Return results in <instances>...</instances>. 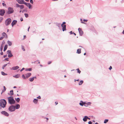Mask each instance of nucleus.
I'll return each instance as SVG.
<instances>
[{"label":"nucleus","mask_w":124,"mask_h":124,"mask_svg":"<svg viewBox=\"0 0 124 124\" xmlns=\"http://www.w3.org/2000/svg\"><path fill=\"white\" fill-rule=\"evenodd\" d=\"M7 104V102L6 100L4 99H1L0 100V109L1 108H3L6 107Z\"/></svg>","instance_id":"obj_1"},{"label":"nucleus","mask_w":124,"mask_h":124,"mask_svg":"<svg viewBox=\"0 0 124 124\" xmlns=\"http://www.w3.org/2000/svg\"><path fill=\"white\" fill-rule=\"evenodd\" d=\"M8 102L9 104L12 105L14 104L16 102L13 96H11L7 98Z\"/></svg>","instance_id":"obj_2"},{"label":"nucleus","mask_w":124,"mask_h":124,"mask_svg":"<svg viewBox=\"0 0 124 124\" xmlns=\"http://www.w3.org/2000/svg\"><path fill=\"white\" fill-rule=\"evenodd\" d=\"M8 109L10 112H13L16 110L15 106L13 105H11L9 107Z\"/></svg>","instance_id":"obj_3"},{"label":"nucleus","mask_w":124,"mask_h":124,"mask_svg":"<svg viewBox=\"0 0 124 124\" xmlns=\"http://www.w3.org/2000/svg\"><path fill=\"white\" fill-rule=\"evenodd\" d=\"M11 20L10 18H9L6 20L5 21V24L7 26L9 25L11 22Z\"/></svg>","instance_id":"obj_4"},{"label":"nucleus","mask_w":124,"mask_h":124,"mask_svg":"<svg viewBox=\"0 0 124 124\" xmlns=\"http://www.w3.org/2000/svg\"><path fill=\"white\" fill-rule=\"evenodd\" d=\"M14 12V10L11 7L8 8L7 11V13L8 14H10L13 13Z\"/></svg>","instance_id":"obj_5"},{"label":"nucleus","mask_w":124,"mask_h":124,"mask_svg":"<svg viewBox=\"0 0 124 124\" xmlns=\"http://www.w3.org/2000/svg\"><path fill=\"white\" fill-rule=\"evenodd\" d=\"M1 113L5 116H9V114L8 113L5 111H3L1 112Z\"/></svg>","instance_id":"obj_6"},{"label":"nucleus","mask_w":124,"mask_h":124,"mask_svg":"<svg viewBox=\"0 0 124 124\" xmlns=\"http://www.w3.org/2000/svg\"><path fill=\"white\" fill-rule=\"evenodd\" d=\"M5 13V10L4 9H0V15L1 16H3Z\"/></svg>","instance_id":"obj_7"},{"label":"nucleus","mask_w":124,"mask_h":124,"mask_svg":"<svg viewBox=\"0 0 124 124\" xmlns=\"http://www.w3.org/2000/svg\"><path fill=\"white\" fill-rule=\"evenodd\" d=\"M78 31L79 33V35L80 36H82L83 34V32L82 30L80 28H78Z\"/></svg>","instance_id":"obj_8"},{"label":"nucleus","mask_w":124,"mask_h":124,"mask_svg":"<svg viewBox=\"0 0 124 124\" xmlns=\"http://www.w3.org/2000/svg\"><path fill=\"white\" fill-rule=\"evenodd\" d=\"M18 3L19 4H24V0H16Z\"/></svg>","instance_id":"obj_9"},{"label":"nucleus","mask_w":124,"mask_h":124,"mask_svg":"<svg viewBox=\"0 0 124 124\" xmlns=\"http://www.w3.org/2000/svg\"><path fill=\"white\" fill-rule=\"evenodd\" d=\"M61 26L62 27V30L63 31H66V25H62V24L61 25Z\"/></svg>","instance_id":"obj_10"},{"label":"nucleus","mask_w":124,"mask_h":124,"mask_svg":"<svg viewBox=\"0 0 124 124\" xmlns=\"http://www.w3.org/2000/svg\"><path fill=\"white\" fill-rule=\"evenodd\" d=\"M24 4L26 5L27 7H28L29 8H31V5L30 3H29L24 2Z\"/></svg>","instance_id":"obj_11"},{"label":"nucleus","mask_w":124,"mask_h":124,"mask_svg":"<svg viewBox=\"0 0 124 124\" xmlns=\"http://www.w3.org/2000/svg\"><path fill=\"white\" fill-rule=\"evenodd\" d=\"M85 102H83L82 101H80V102L79 103V104L80 106H82L83 105L85 106Z\"/></svg>","instance_id":"obj_12"},{"label":"nucleus","mask_w":124,"mask_h":124,"mask_svg":"<svg viewBox=\"0 0 124 124\" xmlns=\"http://www.w3.org/2000/svg\"><path fill=\"white\" fill-rule=\"evenodd\" d=\"M91 102H88L87 103L85 102V106L86 107H87L88 105H91Z\"/></svg>","instance_id":"obj_13"},{"label":"nucleus","mask_w":124,"mask_h":124,"mask_svg":"<svg viewBox=\"0 0 124 124\" xmlns=\"http://www.w3.org/2000/svg\"><path fill=\"white\" fill-rule=\"evenodd\" d=\"M17 22V21L16 20H14L11 23L12 25V27H13L14 25Z\"/></svg>","instance_id":"obj_14"},{"label":"nucleus","mask_w":124,"mask_h":124,"mask_svg":"<svg viewBox=\"0 0 124 124\" xmlns=\"http://www.w3.org/2000/svg\"><path fill=\"white\" fill-rule=\"evenodd\" d=\"M31 75V73H28L25 74L26 78H29Z\"/></svg>","instance_id":"obj_15"},{"label":"nucleus","mask_w":124,"mask_h":124,"mask_svg":"<svg viewBox=\"0 0 124 124\" xmlns=\"http://www.w3.org/2000/svg\"><path fill=\"white\" fill-rule=\"evenodd\" d=\"M3 35V37H4L5 38H8V36L7 35L6 33H5L4 32H3L2 34Z\"/></svg>","instance_id":"obj_16"},{"label":"nucleus","mask_w":124,"mask_h":124,"mask_svg":"<svg viewBox=\"0 0 124 124\" xmlns=\"http://www.w3.org/2000/svg\"><path fill=\"white\" fill-rule=\"evenodd\" d=\"M19 68V67L18 66H16L15 67H13L12 68V69L14 70H16Z\"/></svg>","instance_id":"obj_17"},{"label":"nucleus","mask_w":124,"mask_h":124,"mask_svg":"<svg viewBox=\"0 0 124 124\" xmlns=\"http://www.w3.org/2000/svg\"><path fill=\"white\" fill-rule=\"evenodd\" d=\"M15 106L16 109H18L20 107V105L19 104H16V106Z\"/></svg>","instance_id":"obj_18"},{"label":"nucleus","mask_w":124,"mask_h":124,"mask_svg":"<svg viewBox=\"0 0 124 124\" xmlns=\"http://www.w3.org/2000/svg\"><path fill=\"white\" fill-rule=\"evenodd\" d=\"M86 117H87V116H85L83 118V120L84 122H86L87 121V118H87Z\"/></svg>","instance_id":"obj_19"},{"label":"nucleus","mask_w":124,"mask_h":124,"mask_svg":"<svg viewBox=\"0 0 124 124\" xmlns=\"http://www.w3.org/2000/svg\"><path fill=\"white\" fill-rule=\"evenodd\" d=\"M38 100L35 99L33 100V102L35 104H37L38 101Z\"/></svg>","instance_id":"obj_20"},{"label":"nucleus","mask_w":124,"mask_h":124,"mask_svg":"<svg viewBox=\"0 0 124 124\" xmlns=\"http://www.w3.org/2000/svg\"><path fill=\"white\" fill-rule=\"evenodd\" d=\"M8 94L9 95H13V90H11L10 91V93H8Z\"/></svg>","instance_id":"obj_21"},{"label":"nucleus","mask_w":124,"mask_h":124,"mask_svg":"<svg viewBox=\"0 0 124 124\" xmlns=\"http://www.w3.org/2000/svg\"><path fill=\"white\" fill-rule=\"evenodd\" d=\"M81 49H77V53L79 54L81 53Z\"/></svg>","instance_id":"obj_22"},{"label":"nucleus","mask_w":124,"mask_h":124,"mask_svg":"<svg viewBox=\"0 0 124 124\" xmlns=\"http://www.w3.org/2000/svg\"><path fill=\"white\" fill-rule=\"evenodd\" d=\"M8 47V45H5L4 47V49L3 51H5L7 49Z\"/></svg>","instance_id":"obj_23"},{"label":"nucleus","mask_w":124,"mask_h":124,"mask_svg":"<svg viewBox=\"0 0 124 124\" xmlns=\"http://www.w3.org/2000/svg\"><path fill=\"white\" fill-rule=\"evenodd\" d=\"M3 45L2 44L1 46H0V51L1 52H2L3 50Z\"/></svg>","instance_id":"obj_24"},{"label":"nucleus","mask_w":124,"mask_h":124,"mask_svg":"<svg viewBox=\"0 0 124 124\" xmlns=\"http://www.w3.org/2000/svg\"><path fill=\"white\" fill-rule=\"evenodd\" d=\"M8 43L9 46H10L12 45V42L9 41H8Z\"/></svg>","instance_id":"obj_25"},{"label":"nucleus","mask_w":124,"mask_h":124,"mask_svg":"<svg viewBox=\"0 0 124 124\" xmlns=\"http://www.w3.org/2000/svg\"><path fill=\"white\" fill-rule=\"evenodd\" d=\"M3 88H4V89L2 91V93H1V94L2 93L6 91V88L4 86H3Z\"/></svg>","instance_id":"obj_26"},{"label":"nucleus","mask_w":124,"mask_h":124,"mask_svg":"<svg viewBox=\"0 0 124 124\" xmlns=\"http://www.w3.org/2000/svg\"><path fill=\"white\" fill-rule=\"evenodd\" d=\"M16 101L18 102H19L20 101V99L19 98H15Z\"/></svg>","instance_id":"obj_27"},{"label":"nucleus","mask_w":124,"mask_h":124,"mask_svg":"<svg viewBox=\"0 0 124 124\" xmlns=\"http://www.w3.org/2000/svg\"><path fill=\"white\" fill-rule=\"evenodd\" d=\"M19 77V75L18 74H17L15 76H13V77H15L16 78H18Z\"/></svg>","instance_id":"obj_28"},{"label":"nucleus","mask_w":124,"mask_h":124,"mask_svg":"<svg viewBox=\"0 0 124 124\" xmlns=\"http://www.w3.org/2000/svg\"><path fill=\"white\" fill-rule=\"evenodd\" d=\"M1 72V74L3 75L4 76V75H7V74L4 73V72L2 71V72Z\"/></svg>","instance_id":"obj_29"},{"label":"nucleus","mask_w":124,"mask_h":124,"mask_svg":"<svg viewBox=\"0 0 124 124\" xmlns=\"http://www.w3.org/2000/svg\"><path fill=\"white\" fill-rule=\"evenodd\" d=\"M83 80L81 81L78 84L79 85H81L83 83Z\"/></svg>","instance_id":"obj_30"},{"label":"nucleus","mask_w":124,"mask_h":124,"mask_svg":"<svg viewBox=\"0 0 124 124\" xmlns=\"http://www.w3.org/2000/svg\"><path fill=\"white\" fill-rule=\"evenodd\" d=\"M20 7L21 9H22L24 8V5H20Z\"/></svg>","instance_id":"obj_31"},{"label":"nucleus","mask_w":124,"mask_h":124,"mask_svg":"<svg viewBox=\"0 0 124 124\" xmlns=\"http://www.w3.org/2000/svg\"><path fill=\"white\" fill-rule=\"evenodd\" d=\"M7 54H10L11 53V51L10 50H8L7 51Z\"/></svg>","instance_id":"obj_32"},{"label":"nucleus","mask_w":124,"mask_h":124,"mask_svg":"<svg viewBox=\"0 0 124 124\" xmlns=\"http://www.w3.org/2000/svg\"><path fill=\"white\" fill-rule=\"evenodd\" d=\"M108 121V119H105V120L104 121V123L106 124L107 123Z\"/></svg>","instance_id":"obj_33"},{"label":"nucleus","mask_w":124,"mask_h":124,"mask_svg":"<svg viewBox=\"0 0 124 124\" xmlns=\"http://www.w3.org/2000/svg\"><path fill=\"white\" fill-rule=\"evenodd\" d=\"M36 77L35 76L34 77L32 78H31V82L33 81L34 79H36Z\"/></svg>","instance_id":"obj_34"},{"label":"nucleus","mask_w":124,"mask_h":124,"mask_svg":"<svg viewBox=\"0 0 124 124\" xmlns=\"http://www.w3.org/2000/svg\"><path fill=\"white\" fill-rule=\"evenodd\" d=\"M12 56H13V55L11 54V53L10 54H9L8 55V57H12Z\"/></svg>","instance_id":"obj_35"},{"label":"nucleus","mask_w":124,"mask_h":124,"mask_svg":"<svg viewBox=\"0 0 124 124\" xmlns=\"http://www.w3.org/2000/svg\"><path fill=\"white\" fill-rule=\"evenodd\" d=\"M77 70L78 71L77 72L78 73H79L80 74L81 72V71L79 70V69H77L76 70Z\"/></svg>","instance_id":"obj_36"},{"label":"nucleus","mask_w":124,"mask_h":124,"mask_svg":"<svg viewBox=\"0 0 124 124\" xmlns=\"http://www.w3.org/2000/svg\"><path fill=\"white\" fill-rule=\"evenodd\" d=\"M26 71H30L31 70V68H29L28 69H27L25 70Z\"/></svg>","instance_id":"obj_37"},{"label":"nucleus","mask_w":124,"mask_h":124,"mask_svg":"<svg viewBox=\"0 0 124 124\" xmlns=\"http://www.w3.org/2000/svg\"><path fill=\"white\" fill-rule=\"evenodd\" d=\"M24 15L25 17L26 18L28 17V15L27 13H25Z\"/></svg>","instance_id":"obj_38"},{"label":"nucleus","mask_w":124,"mask_h":124,"mask_svg":"<svg viewBox=\"0 0 124 124\" xmlns=\"http://www.w3.org/2000/svg\"><path fill=\"white\" fill-rule=\"evenodd\" d=\"M7 64L4 65L2 67V68L3 69H4V68L7 65Z\"/></svg>","instance_id":"obj_39"},{"label":"nucleus","mask_w":124,"mask_h":124,"mask_svg":"<svg viewBox=\"0 0 124 124\" xmlns=\"http://www.w3.org/2000/svg\"><path fill=\"white\" fill-rule=\"evenodd\" d=\"M22 78L23 79H26V78L25 77V76L23 74V75L22 76Z\"/></svg>","instance_id":"obj_40"},{"label":"nucleus","mask_w":124,"mask_h":124,"mask_svg":"<svg viewBox=\"0 0 124 124\" xmlns=\"http://www.w3.org/2000/svg\"><path fill=\"white\" fill-rule=\"evenodd\" d=\"M3 18L2 17H0V23H1L2 21Z\"/></svg>","instance_id":"obj_41"},{"label":"nucleus","mask_w":124,"mask_h":124,"mask_svg":"<svg viewBox=\"0 0 124 124\" xmlns=\"http://www.w3.org/2000/svg\"><path fill=\"white\" fill-rule=\"evenodd\" d=\"M80 21H81V23H84V24H86V23H85L84 22H83L82 21V19H80Z\"/></svg>","instance_id":"obj_42"},{"label":"nucleus","mask_w":124,"mask_h":124,"mask_svg":"<svg viewBox=\"0 0 124 124\" xmlns=\"http://www.w3.org/2000/svg\"><path fill=\"white\" fill-rule=\"evenodd\" d=\"M57 26H58V27H60L61 26V24L60 23H57Z\"/></svg>","instance_id":"obj_43"},{"label":"nucleus","mask_w":124,"mask_h":124,"mask_svg":"<svg viewBox=\"0 0 124 124\" xmlns=\"http://www.w3.org/2000/svg\"><path fill=\"white\" fill-rule=\"evenodd\" d=\"M20 5H19V4H16V7H20Z\"/></svg>","instance_id":"obj_44"},{"label":"nucleus","mask_w":124,"mask_h":124,"mask_svg":"<svg viewBox=\"0 0 124 124\" xmlns=\"http://www.w3.org/2000/svg\"><path fill=\"white\" fill-rule=\"evenodd\" d=\"M8 58H6L5 59V60L7 61H8L9 60H8Z\"/></svg>","instance_id":"obj_45"},{"label":"nucleus","mask_w":124,"mask_h":124,"mask_svg":"<svg viewBox=\"0 0 124 124\" xmlns=\"http://www.w3.org/2000/svg\"><path fill=\"white\" fill-rule=\"evenodd\" d=\"M4 38V37H1L0 38V40H2L3 38Z\"/></svg>","instance_id":"obj_46"},{"label":"nucleus","mask_w":124,"mask_h":124,"mask_svg":"<svg viewBox=\"0 0 124 124\" xmlns=\"http://www.w3.org/2000/svg\"><path fill=\"white\" fill-rule=\"evenodd\" d=\"M88 124H92V122H91L90 121L88 122Z\"/></svg>","instance_id":"obj_47"},{"label":"nucleus","mask_w":124,"mask_h":124,"mask_svg":"<svg viewBox=\"0 0 124 124\" xmlns=\"http://www.w3.org/2000/svg\"><path fill=\"white\" fill-rule=\"evenodd\" d=\"M52 62L51 61H50L48 62V64H50Z\"/></svg>","instance_id":"obj_48"},{"label":"nucleus","mask_w":124,"mask_h":124,"mask_svg":"<svg viewBox=\"0 0 124 124\" xmlns=\"http://www.w3.org/2000/svg\"><path fill=\"white\" fill-rule=\"evenodd\" d=\"M2 4L3 6H6V4H4V3H2Z\"/></svg>","instance_id":"obj_49"},{"label":"nucleus","mask_w":124,"mask_h":124,"mask_svg":"<svg viewBox=\"0 0 124 124\" xmlns=\"http://www.w3.org/2000/svg\"><path fill=\"white\" fill-rule=\"evenodd\" d=\"M112 69V67L111 66H110V67H109V69L110 70H111Z\"/></svg>","instance_id":"obj_50"},{"label":"nucleus","mask_w":124,"mask_h":124,"mask_svg":"<svg viewBox=\"0 0 124 124\" xmlns=\"http://www.w3.org/2000/svg\"><path fill=\"white\" fill-rule=\"evenodd\" d=\"M25 69V68H23L20 71L21 72L23 70H24Z\"/></svg>","instance_id":"obj_51"},{"label":"nucleus","mask_w":124,"mask_h":124,"mask_svg":"<svg viewBox=\"0 0 124 124\" xmlns=\"http://www.w3.org/2000/svg\"><path fill=\"white\" fill-rule=\"evenodd\" d=\"M37 98L39 99H40L41 98V97L40 96H39L38 97H37Z\"/></svg>","instance_id":"obj_52"},{"label":"nucleus","mask_w":124,"mask_h":124,"mask_svg":"<svg viewBox=\"0 0 124 124\" xmlns=\"http://www.w3.org/2000/svg\"><path fill=\"white\" fill-rule=\"evenodd\" d=\"M7 55L6 54V55H4L3 56V58H4L6 57H7Z\"/></svg>","instance_id":"obj_53"},{"label":"nucleus","mask_w":124,"mask_h":124,"mask_svg":"<svg viewBox=\"0 0 124 124\" xmlns=\"http://www.w3.org/2000/svg\"><path fill=\"white\" fill-rule=\"evenodd\" d=\"M83 21L84 22H87L88 21V20H85V19H84L83 20Z\"/></svg>","instance_id":"obj_54"},{"label":"nucleus","mask_w":124,"mask_h":124,"mask_svg":"<svg viewBox=\"0 0 124 124\" xmlns=\"http://www.w3.org/2000/svg\"><path fill=\"white\" fill-rule=\"evenodd\" d=\"M66 24V22H63L62 24V25H64V24Z\"/></svg>","instance_id":"obj_55"},{"label":"nucleus","mask_w":124,"mask_h":124,"mask_svg":"<svg viewBox=\"0 0 124 124\" xmlns=\"http://www.w3.org/2000/svg\"><path fill=\"white\" fill-rule=\"evenodd\" d=\"M46 118L47 119L46 122H47L48 120V118L47 117L44 118Z\"/></svg>","instance_id":"obj_56"},{"label":"nucleus","mask_w":124,"mask_h":124,"mask_svg":"<svg viewBox=\"0 0 124 124\" xmlns=\"http://www.w3.org/2000/svg\"><path fill=\"white\" fill-rule=\"evenodd\" d=\"M20 19L21 21H23V18L22 17L21 18H20Z\"/></svg>","instance_id":"obj_57"},{"label":"nucleus","mask_w":124,"mask_h":124,"mask_svg":"<svg viewBox=\"0 0 124 124\" xmlns=\"http://www.w3.org/2000/svg\"><path fill=\"white\" fill-rule=\"evenodd\" d=\"M87 118V119H88L89 120H90V118H89L87 116V117H86Z\"/></svg>","instance_id":"obj_58"},{"label":"nucleus","mask_w":124,"mask_h":124,"mask_svg":"<svg viewBox=\"0 0 124 124\" xmlns=\"http://www.w3.org/2000/svg\"><path fill=\"white\" fill-rule=\"evenodd\" d=\"M3 53L2 52V51L0 53V54L1 55H3Z\"/></svg>","instance_id":"obj_59"},{"label":"nucleus","mask_w":124,"mask_h":124,"mask_svg":"<svg viewBox=\"0 0 124 124\" xmlns=\"http://www.w3.org/2000/svg\"><path fill=\"white\" fill-rule=\"evenodd\" d=\"M79 81V79H78L77 80H76L75 79V81Z\"/></svg>","instance_id":"obj_60"},{"label":"nucleus","mask_w":124,"mask_h":124,"mask_svg":"<svg viewBox=\"0 0 124 124\" xmlns=\"http://www.w3.org/2000/svg\"><path fill=\"white\" fill-rule=\"evenodd\" d=\"M70 34H72V31H70Z\"/></svg>","instance_id":"obj_61"},{"label":"nucleus","mask_w":124,"mask_h":124,"mask_svg":"<svg viewBox=\"0 0 124 124\" xmlns=\"http://www.w3.org/2000/svg\"><path fill=\"white\" fill-rule=\"evenodd\" d=\"M55 103L56 104V105L57 104H58L57 102H55Z\"/></svg>","instance_id":"obj_62"},{"label":"nucleus","mask_w":124,"mask_h":124,"mask_svg":"<svg viewBox=\"0 0 124 124\" xmlns=\"http://www.w3.org/2000/svg\"><path fill=\"white\" fill-rule=\"evenodd\" d=\"M37 62H38V63H40V62H39V61L38 60H37V61H36Z\"/></svg>","instance_id":"obj_63"},{"label":"nucleus","mask_w":124,"mask_h":124,"mask_svg":"<svg viewBox=\"0 0 124 124\" xmlns=\"http://www.w3.org/2000/svg\"><path fill=\"white\" fill-rule=\"evenodd\" d=\"M122 33H123L124 34V30L123 31V32Z\"/></svg>","instance_id":"obj_64"}]
</instances>
